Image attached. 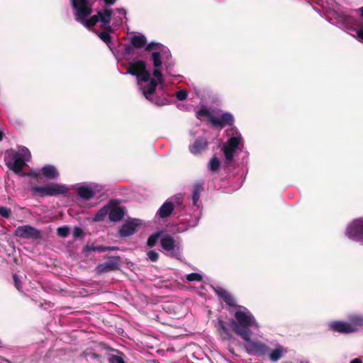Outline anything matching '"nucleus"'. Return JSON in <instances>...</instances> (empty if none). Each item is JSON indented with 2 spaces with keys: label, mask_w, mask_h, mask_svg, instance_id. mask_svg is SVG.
<instances>
[{
  "label": "nucleus",
  "mask_w": 363,
  "mask_h": 363,
  "mask_svg": "<svg viewBox=\"0 0 363 363\" xmlns=\"http://www.w3.org/2000/svg\"><path fill=\"white\" fill-rule=\"evenodd\" d=\"M155 46L159 51H154L151 56L155 70L153 72L154 77L150 79V72L146 69V64L142 60H136L130 62L127 73L136 76L137 83L140 90L143 91L144 96L151 100L157 84H163L164 79L159 67L162 63L166 66L167 71L169 74H172L169 67L171 65L169 60L172 55L169 49L160 44L152 43L147 47V50H152Z\"/></svg>",
  "instance_id": "1"
},
{
  "label": "nucleus",
  "mask_w": 363,
  "mask_h": 363,
  "mask_svg": "<svg viewBox=\"0 0 363 363\" xmlns=\"http://www.w3.org/2000/svg\"><path fill=\"white\" fill-rule=\"evenodd\" d=\"M91 14L89 13L84 16L83 20L76 21L80 22L86 27H91L94 26L97 22H101V27L108 31H111L112 29L110 26V23L112 21V26H117L121 24L123 21V16H125L126 11L123 9H117L115 12L111 9H104L98 12L97 15L91 16L89 19H86V17Z\"/></svg>",
  "instance_id": "2"
},
{
  "label": "nucleus",
  "mask_w": 363,
  "mask_h": 363,
  "mask_svg": "<svg viewBox=\"0 0 363 363\" xmlns=\"http://www.w3.org/2000/svg\"><path fill=\"white\" fill-rule=\"evenodd\" d=\"M235 320L230 322L233 330L240 335L244 340H250V330L257 328L258 325L247 308L238 306L235 312Z\"/></svg>",
  "instance_id": "3"
},
{
  "label": "nucleus",
  "mask_w": 363,
  "mask_h": 363,
  "mask_svg": "<svg viewBox=\"0 0 363 363\" xmlns=\"http://www.w3.org/2000/svg\"><path fill=\"white\" fill-rule=\"evenodd\" d=\"M30 157L29 150L26 147H20L18 151L13 150L6 151L5 162L10 169L16 173H20L26 165V162L29 161Z\"/></svg>",
  "instance_id": "4"
},
{
  "label": "nucleus",
  "mask_w": 363,
  "mask_h": 363,
  "mask_svg": "<svg viewBox=\"0 0 363 363\" xmlns=\"http://www.w3.org/2000/svg\"><path fill=\"white\" fill-rule=\"evenodd\" d=\"M329 325L335 332L350 333L363 328V317L352 315L349 322L334 321L331 322Z\"/></svg>",
  "instance_id": "5"
},
{
  "label": "nucleus",
  "mask_w": 363,
  "mask_h": 363,
  "mask_svg": "<svg viewBox=\"0 0 363 363\" xmlns=\"http://www.w3.org/2000/svg\"><path fill=\"white\" fill-rule=\"evenodd\" d=\"M66 186L60 184H51L45 186H35L32 189L33 193L38 196H52L63 194L67 191Z\"/></svg>",
  "instance_id": "6"
},
{
  "label": "nucleus",
  "mask_w": 363,
  "mask_h": 363,
  "mask_svg": "<svg viewBox=\"0 0 363 363\" xmlns=\"http://www.w3.org/2000/svg\"><path fill=\"white\" fill-rule=\"evenodd\" d=\"M242 145L241 135L237 133L235 136L230 138L223 148L225 158L228 161H231L235 152L240 148Z\"/></svg>",
  "instance_id": "7"
},
{
  "label": "nucleus",
  "mask_w": 363,
  "mask_h": 363,
  "mask_svg": "<svg viewBox=\"0 0 363 363\" xmlns=\"http://www.w3.org/2000/svg\"><path fill=\"white\" fill-rule=\"evenodd\" d=\"M346 235L353 240L363 242V218L354 220L348 225Z\"/></svg>",
  "instance_id": "8"
},
{
  "label": "nucleus",
  "mask_w": 363,
  "mask_h": 363,
  "mask_svg": "<svg viewBox=\"0 0 363 363\" xmlns=\"http://www.w3.org/2000/svg\"><path fill=\"white\" fill-rule=\"evenodd\" d=\"M72 6L74 10L75 19L83 20L84 16L91 13V5L87 0H71Z\"/></svg>",
  "instance_id": "9"
},
{
  "label": "nucleus",
  "mask_w": 363,
  "mask_h": 363,
  "mask_svg": "<svg viewBox=\"0 0 363 363\" xmlns=\"http://www.w3.org/2000/svg\"><path fill=\"white\" fill-rule=\"evenodd\" d=\"M342 23L348 30L353 31L354 33H350L359 42L363 43V26L357 23L354 19L350 16H342Z\"/></svg>",
  "instance_id": "10"
},
{
  "label": "nucleus",
  "mask_w": 363,
  "mask_h": 363,
  "mask_svg": "<svg viewBox=\"0 0 363 363\" xmlns=\"http://www.w3.org/2000/svg\"><path fill=\"white\" fill-rule=\"evenodd\" d=\"M244 347L250 354L264 356L269 353V347L262 342H245Z\"/></svg>",
  "instance_id": "11"
},
{
  "label": "nucleus",
  "mask_w": 363,
  "mask_h": 363,
  "mask_svg": "<svg viewBox=\"0 0 363 363\" xmlns=\"http://www.w3.org/2000/svg\"><path fill=\"white\" fill-rule=\"evenodd\" d=\"M14 234L21 238L33 240L39 238L40 235L38 230L28 225L18 226Z\"/></svg>",
  "instance_id": "12"
},
{
  "label": "nucleus",
  "mask_w": 363,
  "mask_h": 363,
  "mask_svg": "<svg viewBox=\"0 0 363 363\" xmlns=\"http://www.w3.org/2000/svg\"><path fill=\"white\" fill-rule=\"evenodd\" d=\"M142 225V221L139 219L128 220L121 226L119 235L121 237L130 236L134 234Z\"/></svg>",
  "instance_id": "13"
},
{
  "label": "nucleus",
  "mask_w": 363,
  "mask_h": 363,
  "mask_svg": "<svg viewBox=\"0 0 363 363\" xmlns=\"http://www.w3.org/2000/svg\"><path fill=\"white\" fill-rule=\"evenodd\" d=\"M75 189L78 195L84 200L90 199L99 191V186L95 184H79L76 186Z\"/></svg>",
  "instance_id": "14"
},
{
  "label": "nucleus",
  "mask_w": 363,
  "mask_h": 363,
  "mask_svg": "<svg viewBox=\"0 0 363 363\" xmlns=\"http://www.w3.org/2000/svg\"><path fill=\"white\" fill-rule=\"evenodd\" d=\"M209 121L213 125L222 128L226 125H231L233 117L231 114L225 113L220 116H209Z\"/></svg>",
  "instance_id": "15"
},
{
  "label": "nucleus",
  "mask_w": 363,
  "mask_h": 363,
  "mask_svg": "<svg viewBox=\"0 0 363 363\" xmlns=\"http://www.w3.org/2000/svg\"><path fill=\"white\" fill-rule=\"evenodd\" d=\"M160 243L164 250L170 252L172 255L175 253L177 245H175L174 240L172 237L169 235L163 237L161 239Z\"/></svg>",
  "instance_id": "16"
},
{
  "label": "nucleus",
  "mask_w": 363,
  "mask_h": 363,
  "mask_svg": "<svg viewBox=\"0 0 363 363\" xmlns=\"http://www.w3.org/2000/svg\"><path fill=\"white\" fill-rule=\"evenodd\" d=\"M207 146V141L203 138L197 139L190 147V151L194 155L201 153Z\"/></svg>",
  "instance_id": "17"
},
{
  "label": "nucleus",
  "mask_w": 363,
  "mask_h": 363,
  "mask_svg": "<svg viewBox=\"0 0 363 363\" xmlns=\"http://www.w3.org/2000/svg\"><path fill=\"white\" fill-rule=\"evenodd\" d=\"M41 172L43 176L49 179H56L59 175L56 168L52 165H47L43 167L41 169Z\"/></svg>",
  "instance_id": "18"
},
{
  "label": "nucleus",
  "mask_w": 363,
  "mask_h": 363,
  "mask_svg": "<svg viewBox=\"0 0 363 363\" xmlns=\"http://www.w3.org/2000/svg\"><path fill=\"white\" fill-rule=\"evenodd\" d=\"M108 215L111 221H118L123 218L124 212L120 207H113L111 209L109 208Z\"/></svg>",
  "instance_id": "19"
},
{
  "label": "nucleus",
  "mask_w": 363,
  "mask_h": 363,
  "mask_svg": "<svg viewBox=\"0 0 363 363\" xmlns=\"http://www.w3.org/2000/svg\"><path fill=\"white\" fill-rule=\"evenodd\" d=\"M286 352V349L281 345H277V347L269 354V359L272 362H277L281 358L283 354Z\"/></svg>",
  "instance_id": "20"
},
{
  "label": "nucleus",
  "mask_w": 363,
  "mask_h": 363,
  "mask_svg": "<svg viewBox=\"0 0 363 363\" xmlns=\"http://www.w3.org/2000/svg\"><path fill=\"white\" fill-rule=\"evenodd\" d=\"M174 209L171 202L166 201L158 210L157 214L161 218H165L171 214Z\"/></svg>",
  "instance_id": "21"
},
{
  "label": "nucleus",
  "mask_w": 363,
  "mask_h": 363,
  "mask_svg": "<svg viewBox=\"0 0 363 363\" xmlns=\"http://www.w3.org/2000/svg\"><path fill=\"white\" fill-rule=\"evenodd\" d=\"M216 293L228 305L230 306H235L234 298L227 291L223 289H218L216 290Z\"/></svg>",
  "instance_id": "22"
},
{
  "label": "nucleus",
  "mask_w": 363,
  "mask_h": 363,
  "mask_svg": "<svg viewBox=\"0 0 363 363\" xmlns=\"http://www.w3.org/2000/svg\"><path fill=\"white\" fill-rule=\"evenodd\" d=\"M116 268V264L113 262L109 261L106 263L99 264L97 267L96 269L99 273H104V272L113 270Z\"/></svg>",
  "instance_id": "23"
},
{
  "label": "nucleus",
  "mask_w": 363,
  "mask_h": 363,
  "mask_svg": "<svg viewBox=\"0 0 363 363\" xmlns=\"http://www.w3.org/2000/svg\"><path fill=\"white\" fill-rule=\"evenodd\" d=\"M131 43L133 46L141 48L146 43V39L143 35H134L131 38Z\"/></svg>",
  "instance_id": "24"
},
{
  "label": "nucleus",
  "mask_w": 363,
  "mask_h": 363,
  "mask_svg": "<svg viewBox=\"0 0 363 363\" xmlns=\"http://www.w3.org/2000/svg\"><path fill=\"white\" fill-rule=\"evenodd\" d=\"M109 212V206H104L101 208L97 213L95 215L93 220L95 222L101 221L104 220Z\"/></svg>",
  "instance_id": "25"
},
{
  "label": "nucleus",
  "mask_w": 363,
  "mask_h": 363,
  "mask_svg": "<svg viewBox=\"0 0 363 363\" xmlns=\"http://www.w3.org/2000/svg\"><path fill=\"white\" fill-rule=\"evenodd\" d=\"M208 167L211 171H217L220 167V162L218 159L216 157H213L208 164Z\"/></svg>",
  "instance_id": "26"
},
{
  "label": "nucleus",
  "mask_w": 363,
  "mask_h": 363,
  "mask_svg": "<svg viewBox=\"0 0 363 363\" xmlns=\"http://www.w3.org/2000/svg\"><path fill=\"white\" fill-rule=\"evenodd\" d=\"M57 235L61 238H66L69 233V228L67 226H62L57 230Z\"/></svg>",
  "instance_id": "27"
},
{
  "label": "nucleus",
  "mask_w": 363,
  "mask_h": 363,
  "mask_svg": "<svg viewBox=\"0 0 363 363\" xmlns=\"http://www.w3.org/2000/svg\"><path fill=\"white\" fill-rule=\"evenodd\" d=\"M108 361L109 363H125L121 357L115 354H111Z\"/></svg>",
  "instance_id": "28"
},
{
  "label": "nucleus",
  "mask_w": 363,
  "mask_h": 363,
  "mask_svg": "<svg viewBox=\"0 0 363 363\" xmlns=\"http://www.w3.org/2000/svg\"><path fill=\"white\" fill-rule=\"evenodd\" d=\"M109 32L108 30H105L104 32L101 33L99 34V38L105 42L106 44H108L111 41V37L109 35Z\"/></svg>",
  "instance_id": "29"
},
{
  "label": "nucleus",
  "mask_w": 363,
  "mask_h": 363,
  "mask_svg": "<svg viewBox=\"0 0 363 363\" xmlns=\"http://www.w3.org/2000/svg\"><path fill=\"white\" fill-rule=\"evenodd\" d=\"M201 275L198 273H191L186 276V279L189 281H201Z\"/></svg>",
  "instance_id": "30"
},
{
  "label": "nucleus",
  "mask_w": 363,
  "mask_h": 363,
  "mask_svg": "<svg viewBox=\"0 0 363 363\" xmlns=\"http://www.w3.org/2000/svg\"><path fill=\"white\" fill-rule=\"evenodd\" d=\"M11 211L10 208L4 206H0V215L4 218H9L11 215Z\"/></svg>",
  "instance_id": "31"
},
{
  "label": "nucleus",
  "mask_w": 363,
  "mask_h": 363,
  "mask_svg": "<svg viewBox=\"0 0 363 363\" xmlns=\"http://www.w3.org/2000/svg\"><path fill=\"white\" fill-rule=\"evenodd\" d=\"M159 235L157 234L151 235L147 240V245L153 247L157 242Z\"/></svg>",
  "instance_id": "32"
},
{
  "label": "nucleus",
  "mask_w": 363,
  "mask_h": 363,
  "mask_svg": "<svg viewBox=\"0 0 363 363\" xmlns=\"http://www.w3.org/2000/svg\"><path fill=\"white\" fill-rule=\"evenodd\" d=\"M147 257L150 261L155 262L157 260V259L159 257V255L157 252H155L154 250H150L147 252Z\"/></svg>",
  "instance_id": "33"
},
{
  "label": "nucleus",
  "mask_w": 363,
  "mask_h": 363,
  "mask_svg": "<svg viewBox=\"0 0 363 363\" xmlns=\"http://www.w3.org/2000/svg\"><path fill=\"white\" fill-rule=\"evenodd\" d=\"M203 187L202 183H196L194 186L193 189V193H197L199 195H200V193L202 191Z\"/></svg>",
  "instance_id": "34"
},
{
  "label": "nucleus",
  "mask_w": 363,
  "mask_h": 363,
  "mask_svg": "<svg viewBox=\"0 0 363 363\" xmlns=\"http://www.w3.org/2000/svg\"><path fill=\"white\" fill-rule=\"evenodd\" d=\"M116 247H104V246H98L96 247L94 250L96 251L103 252L106 250H116Z\"/></svg>",
  "instance_id": "35"
},
{
  "label": "nucleus",
  "mask_w": 363,
  "mask_h": 363,
  "mask_svg": "<svg viewBox=\"0 0 363 363\" xmlns=\"http://www.w3.org/2000/svg\"><path fill=\"white\" fill-rule=\"evenodd\" d=\"M187 96V93L185 90H179L177 93V97L179 100H184Z\"/></svg>",
  "instance_id": "36"
},
{
  "label": "nucleus",
  "mask_w": 363,
  "mask_h": 363,
  "mask_svg": "<svg viewBox=\"0 0 363 363\" xmlns=\"http://www.w3.org/2000/svg\"><path fill=\"white\" fill-rule=\"evenodd\" d=\"M83 234L82 230L79 227H75L73 230V236L75 238L81 237Z\"/></svg>",
  "instance_id": "37"
},
{
  "label": "nucleus",
  "mask_w": 363,
  "mask_h": 363,
  "mask_svg": "<svg viewBox=\"0 0 363 363\" xmlns=\"http://www.w3.org/2000/svg\"><path fill=\"white\" fill-rule=\"evenodd\" d=\"M13 280H14V283H15V286H16V289L18 290H21V286L20 281L18 280L17 275H16V274L13 275Z\"/></svg>",
  "instance_id": "38"
},
{
  "label": "nucleus",
  "mask_w": 363,
  "mask_h": 363,
  "mask_svg": "<svg viewBox=\"0 0 363 363\" xmlns=\"http://www.w3.org/2000/svg\"><path fill=\"white\" fill-rule=\"evenodd\" d=\"M199 197H200V195H199L197 193H193L192 200H193L194 205L197 204Z\"/></svg>",
  "instance_id": "39"
},
{
  "label": "nucleus",
  "mask_w": 363,
  "mask_h": 363,
  "mask_svg": "<svg viewBox=\"0 0 363 363\" xmlns=\"http://www.w3.org/2000/svg\"><path fill=\"white\" fill-rule=\"evenodd\" d=\"M208 114V111L206 109H205V108H201L198 112V116H207Z\"/></svg>",
  "instance_id": "40"
},
{
  "label": "nucleus",
  "mask_w": 363,
  "mask_h": 363,
  "mask_svg": "<svg viewBox=\"0 0 363 363\" xmlns=\"http://www.w3.org/2000/svg\"><path fill=\"white\" fill-rule=\"evenodd\" d=\"M350 363H362V360L359 358H355L352 359Z\"/></svg>",
  "instance_id": "41"
},
{
  "label": "nucleus",
  "mask_w": 363,
  "mask_h": 363,
  "mask_svg": "<svg viewBox=\"0 0 363 363\" xmlns=\"http://www.w3.org/2000/svg\"><path fill=\"white\" fill-rule=\"evenodd\" d=\"M116 0H104L105 3L108 5H111L115 3Z\"/></svg>",
  "instance_id": "42"
},
{
  "label": "nucleus",
  "mask_w": 363,
  "mask_h": 363,
  "mask_svg": "<svg viewBox=\"0 0 363 363\" xmlns=\"http://www.w3.org/2000/svg\"><path fill=\"white\" fill-rule=\"evenodd\" d=\"M219 325L222 328L225 329L224 322L223 320H219Z\"/></svg>",
  "instance_id": "43"
},
{
  "label": "nucleus",
  "mask_w": 363,
  "mask_h": 363,
  "mask_svg": "<svg viewBox=\"0 0 363 363\" xmlns=\"http://www.w3.org/2000/svg\"><path fill=\"white\" fill-rule=\"evenodd\" d=\"M31 175H33L35 177H38V174L35 173V172L32 173Z\"/></svg>",
  "instance_id": "44"
},
{
  "label": "nucleus",
  "mask_w": 363,
  "mask_h": 363,
  "mask_svg": "<svg viewBox=\"0 0 363 363\" xmlns=\"http://www.w3.org/2000/svg\"><path fill=\"white\" fill-rule=\"evenodd\" d=\"M300 363H308L307 361H301Z\"/></svg>",
  "instance_id": "45"
},
{
  "label": "nucleus",
  "mask_w": 363,
  "mask_h": 363,
  "mask_svg": "<svg viewBox=\"0 0 363 363\" xmlns=\"http://www.w3.org/2000/svg\"><path fill=\"white\" fill-rule=\"evenodd\" d=\"M0 140H1V135H0Z\"/></svg>",
  "instance_id": "46"
}]
</instances>
